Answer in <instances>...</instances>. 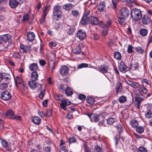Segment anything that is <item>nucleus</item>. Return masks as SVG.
Here are the masks:
<instances>
[{
	"label": "nucleus",
	"instance_id": "nucleus-1",
	"mask_svg": "<svg viewBox=\"0 0 152 152\" xmlns=\"http://www.w3.org/2000/svg\"><path fill=\"white\" fill-rule=\"evenodd\" d=\"M131 16L134 20L137 21L141 19L142 15L140 10L137 9H134L131 11Z\"/></svg>",
	"mask_w": 152,
	"mask_h": 152
},
{
	"label": "nucleus",
	"instance_id": "nucleus-2",
	"mask_svg": "<svg viewBox=\"0 0 152 152\" xmlns=\"http://www.w3.org/2000/svg\"><path fill=\"white\" fill-rule=\"evenodd\" d=\"M61 7L58 5L54 7L53 11V16L57 17L56 20H59V18L61 17Z\"/></svg>",
	"mask_w": 152,
	"mask_h": 152
},
{
	"label": "nucleus",
	"instance_id": "nucleus-3",
	"mask_svg": "<svg viewBox=\"0 0 152 152\" xmlns=\"http://www.w3.org/2000/svg\"><path fill=\"white\" fill-rule=\"evenodd\" d=\"M36 81L32 80L29 81L28 83L29 87L32 89H34L37 88H39L40 89L42 87V85L39 83H36Z\"/></svg>",
	"mask_w": 152,
	"mask_h": 152
},
{
	"label": "nucleus",
	"instance_id": "nucleus-4",
	"mask_svg": "<svg viewBox=\"0 0 152 152\" xmlns=\"http://www.w3.org/2000/svg\"><path fill=\"white\" fill-rule=\"evenodd\" d=\"M86 115L88 116L91 121L92 122L94 120L95 122L98 121L99 119V115L97 114H93L91 113H87Z\"/></svg>",
	"mask_w": 152,
	"mask_h": 152
},
{
	"label": "nucleus",
	"instance_id": "nucleus-5",
	"mask_svg": "<svg viewBox=\"0 0 152 152\" xmlns=\"http://www.w3.org/2000/svg\"><path fill=\"white\" fill-rule=\"evenodd\" d=\"M152 106L151 104L148 105L147 106V110L145 112V117L147 118H150L152 117V111L151 109Z\"/></svg>",
	"mask_w": 152,
	"mask_h": 152
},
{
	"label": "nucleus",
	"instance_id": "nucleus-6",
	"mask_svg": "<svg viewBox=\"0 0 152 152\" xmlns=\"http://www.w3.org/2000/svg\"><path fill=\"white\" fill-rule=\"evenodd\" d=\"M1 97L3 100H7L11 98V95L9 91H6L1 94Z\"/></svg>",
	"mask_w": 152,
	"mask_h": 152
},
{
	"label": "nucleus",
	"instance_id": "nucleus-7",
	"mask_svg": "<svg viewBox=\"0 0 152 152\" xmlns=\"http://www.w3.org/2000/svg\"><path fill=\"white\" fill-rule=\"evenodd\" d=\"M69 68L66 66H63L60 69V74L62 76H66L68 73Z\"/></svg>",
	"mask_w": 152,
	"mask_h": 152
},
{
	"label": "nucleus",
	"instance_id": "nucleus-8",
	"mask_svg": "<svg viewBox=\"0 0 152 152\" xmlns=\"http://www.w3.org/2000/svg\"><path fill=\"white\" fill-rule=\"evenodd\" d=\"M129 11L126 8L124 7L121 9L120 11V15L124 18L127 17L129 14Z\"/></svg>",
	"mask_w": 152,
	"mask_h": 152
},
{
	"label": "nucleus",
	"instance_id": "nucleus-9",
	"mask_svg": "<svg viewBox=\"0 0 152 152\" xmlns=\"http://www.w3.org/2000/svg\"><path fill=\"white\" fill-rule=\"evenodd\" d=\"M77 37L80 40L85 39L86 37L85 32L83 30H79L77 33Z\"/></svg>",
	"mask_w": 152,
	"mask_h": 152
},
{
	"label": "nucleus",
	"instance_id": "nucleus-10",
	"mask_svg": "<svg viewBox=\"0 0 152 152\" xmlns=\"http://www.w3.org/2000/svg\"><path fill=\"white\" fill-rule=\"evenodd\" d=\"M71 102L68 101L67 100H61L60 106L61 108L64 110H66V107L67 105H69L71 104Z\"/></svg>",
	"mask_w": 152,
	"mask_h": 152
},
{
	"label": "nucleus",
	"instance_id": "nucleus-11",
	"mask_svg": "<svg viewBox=\"0 0 152 152\" xmlns=\"http://www.w3.org/2000/svg\"><path fill=\"white\" fill-rule=\"evenodd\" d=\"M1 143L2 146L8 151H10L11 148L10 147L7 141L4 139H1Z\"/></svg>",
	"mask_w": 152,
	"mask_h": 152
},
{
	"label": "nucleus",
	"instance_id": "nucleus-12",
	"mask_svg": "<svg viewBox=\"0 0 152 152\" xmlns=\"http://www.w3.org/2000/svg\"><path fill=\"white\" fill-rule=\"evenodd\" d=\"M22 1L20 2L16 0H11L9 1V5L12 8H15L19 4H21Z\"/></svg>",
	"mask_w": 152,
	"mask_h": 152
},
{
	"label": "nucleus",
	"instance_id": "nucleus-13",
	"mask_svg": "<svg viewBox=\"0 0 152 152\" xmlns=\"http://www.w3.org/2000/svg\"><path fill=\"white\" fill-rule=\"evenodd\" d=\"M20 51L21 52L28 53L30 52L31 48V46L30 45L24 46L21 45H20Z\"/></svg>",
	"mask_w": 152,
	"mask_h": 152
},
{
	"label": "nucleus",
	"instance_id": "nucleus-14",
	"mask_svg": "<svg viewBox=\"0 0 152 152\" xmlns=\"http://www.w3.org/2000/svg\"><path fill=\"white\" fill-rule=\"evenodd\" d=\"M118 67L121 72L124 73L126 71L127 67L124 62H121L119 64Z\"/></svg>",
	"mask_w": 152,
	"mask_h": 152
},
{
	"label": "nucleus",
	"instance_id": "nucleus-15",
	"mask_svg": "<svg viewBox=\"0 0 152 152\" xmlns=\"http://www.w3.org/2000/svg\"><path fill=\"white\" fill-rule=\"evenodd\" d=\"M109 69L108 66L102 65L99 67L98 70L102 73H106L107 72Z\"/></svg>",
	"mask_w": 152,
	"mask_h": 152
},
{
	"label": "nucleus",
	"instance_id": "nucleus-16",
	"mask_svg": "<svg viewBox=\"0 0 152 152\" xmlns=\"http://www.w3.org/2000/svg\"><path fill=\"white\" fill-rule=\"evenodd\" d=\"M35 38V35L32 32H29L27 34V39L29 42H32L34 40Z\"/></svg>",
	"mask_w": 152,
	"mask_h": 152
},
{
	"label": "nucleus",
	"instance_id": "nucleus-17",
	"mask_svg": "<svg viewBox=\"0 0 152 152\" xmlns=\"http://www.w3.org/2000/svg\"><path fill=\"white\" fill-rule=\"evenodd\" d=\"M91 24L93 25H96L99 24V22L97 17H95L92 15L91 18Z\"/></svg>",
	"mask_w": 152,
	"mask_h": 152
},
{
	"label": "nucleus",
	"instance_id": "nucleus-18",
	"mask_svg": "<svg viewBox=\"0 0 152 152\" xmlns=\"http://www.w3.org/2000/svg\"><path fill=\"white\" fill-rule=\"evenodd\" d=\"M29 68L31 71H36L38 69V65L36 63H32L30 64Z\"/></svg>",
	"mask_w": 152,
	"mask_h": 152
},
{
	"label": "nucleus",
	"instance_id": "nucleus-19",
	"mask_svg": "<svg viewBox=\"0 0 152 152\" xmlns=\"http://www.w3.org/2000/svg\"><path fill=\"white\" fill-rule=\"evenodd\" d=\"M142 23L145 25L148 24L151 22V20L147 15H144L142 19Z\"/></svg>",
	"mask_w": 152,
	"mask_h": 152
},
{
	"label": "nucleus",
	"instance_id": "nucleus-20",
	"mask_svg": "<svg viewBox=\"0 0 152 152\" xmlns=\"http://www.w3.org/2000/svg\"><path fill=\"white\" fill-rule=\"evenodd\" d=\"M49 10V7H46L43 12V16L40 21V23L42 24L45 21V17L47 14V12Z\"/></svg>",
	"mask_w": 152,
	"mask_h": 152
},
{
	"label": "nucleus",
	"instance_id": "nucleus-21",
	"mask_svg": "<svg viewBox=\"0 0 152 152\" xmlns=\"http://www.w3.org/2000/svg\"><path fill=\"white\" fill-rule=\"evenodd\" d=\"M14 114V112L11 110H9L6 112V113H3V116L4 117H7L8 116H10V118L12 119V117H13Z\"/></svg>",
	"mask_w": 152,
	"mask_h": 152
},
{
	"label": "nucleus",
	"instance_id": "nucleus-22",
	"mask_svg": "<svg viewBox=\"0 0 152 152\" xmlns=\"http://www.w3.org/2000/svg\"><path fill=\"white\" fill-rule=\"evenodd\" d=\"M126 82L128 85L134 88H136L138 86V83L133 82L131 80H127Z\"/></svg>",
	"mask_w": 152,
	"mask_h": 152
},
{
	"label": "nucleus",
	"instance_id": "nucleus-23",
	"mask_svg": "<svg viewBox=\"0 0 152 152\" xmlns=\"http://www.w3.org/2000/svg\"><path fill=\"white\" fill-rule=\"evenodd\" d=\"M15 84L16 85V86L17 85V84H20V83H21V85H23V87H25V89H24L26 91H27V88H26L25 84L23 83L22 84V80L21 78L18 77H17L15 79Z\"/></svg>",
	"mask_w": 152,
	"mask_h": 152
},
{
	"label": "nucleus",
	"instance_id": "nucleus-24",
	"mask_svg": "<svg viewBox=\"0 0 152 152\" xmlns=\"http://www.w3.org/2000/svg\"><path fill=\"white\" fill-rule=\"evenodd\" d=\"M105 8L104 3L102 2L98 4L97 10L100 12H103Z\"/></svg>",
	"mask_w": 152,
	"mask_h": 152
},
{
	"label": "nucleus",
	"instance_id": "nucleus-25",
	"mask_svg": "<svg viewBox=\"0 0 152 152\" xmlns=\"http://www.w3.org/2000/svg\"><path fill=\"white\" fill-rule=\"evenodd\" d=\"M11 38L10 35L9 34H6L0 37V44H2L3 40L10 39Z\"/></svg>",
	"mask_w": 152,
	"mask_h": 152
},
{
	"label": "nucleus",
	"instance_id": "nucleus-26",
	"mask_svg": "<svg viewBox=\"0 0 152 152\" xmlns=\"http://www.w3.org/2000/svg\"><path fill=\"white\" fill-rule=\"evenodd\" d=\"M81 47H80L79 45L77 46L74 48L72 49L73 52L76 54H79L81 52Z\"/></svg>",
	"mask_w": 152,
	"mask_h": 152
},
{
	"label": "nucleus",
	"instance_id": "nucleus-27",
	"mask_svg": "<svg viewBox=\"0 0 152 152\" xmlns=\"http://www.w3.org/2000/svg\"><path fill=\"white\" fill-rule=\"evenodd\" d=\"M38 76V74L36 71H33L31 75L32 80L36 81L37 80Z\"/></svg>",
	"mask_w": 152,
	"mask_h": 152
},
{
	"label": "nucleus",
	"instance_id": "nucleus-28",
	"mask_svg": "<svg viewBox=\"0 0 152 152\" xmlns=\"http://www.w3.org/2000/svg\"><path fill=\"white\" fill-rule=\"evenodd\" d=\"M32 121L35 124L39 125L41 122V119L38 116H35L32 118Z\"/></svg>",
	"mask_w": 152,
	"mask_h": 152
},
{
	"label": "nucleus",
	"instance_id": "nucleus-29",
	"mask_svg": "<svg viewBox=\"0 0 152 152\" xmlns=\"http://www.w3.org/2000/svg\"><path fill=\"white\" fill-rule=\"evenodd\" d=\"M65 92L67 96H70L73 94L72 89L69 87H67L66 88Z\"/></svg>",
	"mask_w": 152,
	"mask_h": 152
},
{
	"label": "nucleus",
	"instance_id": "nucleus-30",
	"mask_svg": "<svg viewBox=\"0 0 152 152\" xmlns=\"http://www.w3.org/2000/svg\"><path fill=\"white\" fill-rule=\"evenodd\" d=\"M122 88L121 84L119 82L117 83L115 87L117 94H118L119 92H121L122 90Z\"/></svg>",
	"mask_w": 152,
	"mask_h": 152
},
{
	"label": "nucleus",
	"instance_id": "nucleus-31",
	"mask_svg": "<svg viewBox=\"0 0 152 152\" xmlns=\"http://www.w3.org/2000/svg\"><path fill=\"white\" fill-rule=\"evenodd\" d=\"M10 39L6 40L4 39L3 40L1 44L4 47V48H7L10 45V44L8 41Z\"/></svg>",
	"mask_w": 152,
	"mask_h": 152
},
{
	"label": "nucleus",
	"instance_id": "nucleus-32",
	"mask_svg": "<svg viewBox=\"0 0 152 152\" xmlns=\"http://www.w3.org/2000/svg\"><path fill=\"white\" fill-rule=\"evenodd\" d=\"M89 21V18L88 17H86L83 16L80 22V23L83 25L87 24Z\"/></svg>",
	"mask_w": 152,
	"mask_h": 152
},
{
	"label": "nucleus",
	"instance_id": "nucleus-33",
	"mask_svg": "<svg viewBox=\"0 0 152 152\" xmlns=\"http://www.w3.org/2000/svg\"><path fill=\"white\" fill-rule=\"evenodd\" d=\"M80 14V12L78 10H74L72 11L71 14L74 17H78L79 16Z\"/></svg>",
	"mask_w": 152,
	"mask_h": 152
},
{
	"label": "nucleus",
	"instance_id": "nucleus-34",
	"mask_svg": "<svg viewBox=\"0 0 152 152\" xmlns=\"http://www.w3.org/2000/svg\"><path fill=\"white\" fill-rule=\"evenodd\" d=\"M63 8L66 10L69 11L72 9V6L71 4H68L64 5Z\"/></svg>",
	"mask_w": 152,
	"mask_h": 152
},
{
	"label": "nucleus",
	"instance_id": "nucleus-35",
	"mask_svg": "<svg viewBox=\"0 0 152 152\" xmlns=\"http://www.w3.org/2000/svg\"><path fill=\"white\" fill-rule=\"evenodd\" d=\"M30 19L29 15L27 14H26L23 17V19L21 21L23 23L28 21Z\"/></svg>",
	"mask_w": 152,
	"mask_h": 152
},
{
	"label": "nucleus",
	"instance_id": "nucleus-36",
	"mask_svg": "<svg viewBox=\"0 0 152 152\" xmlns=\"http://www.w3.org/2000/svg\"><path fill=\"white\" fill-rule=\"evenodd\" d=\"M67 33L69 35L73 34L74 31H75V28L72 26H69V28H67Z\"/></svg>",
	"mask_w": 152,
	"mask_h": 152
},
{
	"label": "nucleus",
	"instance_id": "nucleus-37",
	"mask_svg": "<svg viewBox=\"0 0 152 152\" xmlns=\"http://www.w3.org/2000/svg\"><path fill=\"white\" fill-rule=\"evenodd\" d=\"M86 100L87 103L91 104H94L95 102V99L91 96L87 98Z\"/></svg>",
	"mask_w": 152,
	"mask_h": 152
},
{
	"label": "nucleus",
	"instance_id": "nucleus-38",
	"mask_svg": "<svg viewBox=\"0 0 152 152\" xmlns=\"http://www.w3.org/2000/svg\"><path fill=\"white\" fill-rule=\"evenodd\" d=\"M116 120L115 118H109L107 120V122L108 124L111 125L116 121Z\"/></svg>",
	"mask_w": 152,
	"mask_h": 152
},
{
	"label": "nucleus",
	"instance_id": "nucleus-39",
	"mask_svg": "<svg viewBox=\"0 0 152 152\" xmlns=\"http://www.w3.org/2000/svg\"><path fill=\"white\" fill-rule=\"evenodd\" d=\"M114 55V58L116 59L119 60L121 59V54L119 52L117 51L115 52Z\"/></svg>",
	"mask_w": 152,
	"mask_h": 152
},
{
	"label": "nucleus",
	"instance_id": "nucleus-40",
	"mask_svg": "<svg viewBox=\"0 0 152 152\" xmlns=\"http://www.w3.org/2000/svg\"><path fill=\"white\" fill-rule=\"evenodd\" d=\"M140 32L141 35L145 36L147 34L148 31L146 29L143 28L140 29Z\"/></svg>",
	"mask_w": 152,
	"mask_h": 152
},
{
	"label": "nucleus",
	"instance_id": "nucleus-41",
	"mask_svg": "<svg viewBox=\"0 0 152 152\" xmlns=\"http://www.w3.org/2000/svg\"><path fill=\"white\" fill-rule=\"evenodd\" d=\"M94 152H102V150L100 146L96 145L94 147Z\"/></svg>",
	"mask_w": 152,
	"mask_h": 152
},
{
	"label": "nucleus",
	"instance_id": "nucleus-42",
	"mask_svg": "<svg viewBox=\"0 0 152 152\" xmlns=\"http://www.w3.org/2000/svg\"><path fill=\"white\" fill-rule=\"evenodd\" d=\"M130 124L132 126L134 127H137L138 125V122L137 120H133L130 121Z\"/></svg>",
	"mask_w": 152,
	"mask_h": 152
},
{
	"label": "nucleus",
	"instance_id": "nucleus-43",
	"mask_svg": "<svg viewBox=\"0 0 152 152\" xmlns=\"http://www.w3.org/2000/svg\"><path fill=\"white\" fill-rule=\"evenodd\" d=\"M120 103H123L126 101V97L124 96H121L119 99Z\"/></svg>",
	"mask_w": 152,
	"mask_h": 152
},
{
	"label": "nucleus",
	"instance_id": "nucleus-44",
	"mask_svg": "<svg viewBox=\"0 0 152 152\" xmlns=\"http://www.w3.org/2000/svg\"><path fill=\"white\" fill-rule=\"evenodd\" d=\"M88 65L86 63H82L79 64L78 66V68L79 69H81L83 68H85L88 67Z\"/></svg>",
	"mask_w": 152,
	"mask_h": 152
},
{
	"label": "nucleus",
	"instance_id": "nucleus-45",
	"mask_svg": "<svg viewBox=\"0 0 152 152\" xmlns=\"http://www.w3.org/2000/svg\"><path fill=\"white\" fill-rule=\"evenodd\" d=\"M140 89L142 93L145 94H146L148 92V90L143 85L141 86Z\"/></svg>",
	"mask_w": 152,
	"mask_h": 152
},
{
	"label": "nucleus",
	"instance_id": "nucleus-46",
	"mask_svg": "<svg viewBox=\"0 0 152 152\" xmlns=\"http://www.w3.org/2000/svg\"><path fill=\"white\" fill-rule=\"evenodd\" d=\"M83 146L85 152H91L90 149L88 147L86 143H84Z\"/></svg>",
	"mask_w": 152,
	"mask_h": 152
},
{
	"label": "nucleus",
	"instance_id": "nucleus-47",
	"mask_svg": "<svg viewBox=\"0 0 152 152\" xmlns=\"http://www.w3.org/2000/svg\"><path fill=\"white\" fill-rule=\"evenodd\" d=\"M144 130V128L141 126H139L137 127L136 129L137 132L140 134L142 133L143 132Z\"/></svg>",
	"mask_w": 152,
	"mask_h": 152
},
{
	"label": "nucleus",
	"instance_id": "nucleus-48",
	"mask_svg": "<svg viewBox=\"0 0 152 152\" xmlns=\"http://www.w3.org/2000/svg\"><path fill=\"white\" fill-rule=\"evenodd\" d=\"M137 51L138 53H142L144 51V50L142 48L140 47H136L135 48Z\"/></svg>",
	"mask_w": 152,
	"mask_h": 152
},
{
	"label": "nucleus",
	"instance_id": "nucleus-49",
	"mask_svg": "<svg viewBox=\"0 0 152 152\" xmlns=\"http://www.w3.org/2000/svg\"><path fill=\"white\" fill-rule=\"evenodd\" d=\"M139 67V64L137 62H135L134 63L133 65L132 66V68L134 70L138 69Z\"/></svg>",
	"mask_w": 152,
	"mask_h": 152
},
{
	"label": "nucleus",
	"instance_id": "nucleus-50",
	"mask_svg": "<svg viewBox=\"0 0 152 152\" xmlns=\"http://www.w3.org/2000/svg\"><path fill=\"white\" fill-rule=\"evenodd\" d=\"M133 47L131 45H129L127 48V52L129 53H132L133 51L132 50Z\"/></svg>",
	"mask_w": 152,
	"mask_h": 152
},
{
	"label": "nucleus",
	"instance_id": "nucleus-51",
	"mask_svg": "<svg viewBox=\"0 0 152 152\" xmlns=\"http://www.w3.org/2000/svg\"><path fill=\"white\" fill-rule=\"evenodd\" d=\"M137 152H147V150L144 147H140L138 148Z\"/></svg>",
	"mask_w": 152,
	"mask_h": 152
},
{
	"label": "nucleus",
	"instance_id": "nucleus-52",
	"mask_svg": "<svg viewBox=\"0 0 152 152\" xmlns=\"http://www.w3.org/2000/svg\"><path fill=\"white\" fill-rule=\"evenodd\" d=\"M45 90H41L40 94H39V96L40 99H42L45 94Z\"/></svg>",
	"mask_w": 152,
	"mask_h": 152
},
{
	"label": "nucleus",
	"instance_id": "nucleus-53",
	"mask_svg": "<svg viewBox=\"0 0 152 152\" xmlns=\"http://www.w3.org/2000/svg\"><path fill=\"white\" fill-rule=\"evenodd\" d=\"M55 62L54 61H52L51 62L49 63V65L50 68L53 70L55 66Z\"/></svg>",
	"mask_w": 152,
	"mask_h": 152
},
{
	"label": "nucleus",
	"instance_id": "nucleus-54",
	"mask_svg": "<svg viewBox=\"0 0 152 152\" xmlns=\"http://www.w3.org/2000/svg\"><path fill=\"white\" fill-rule=\"evenodd\" d=\"M52 143V142L49 139H46L45 140V142L44 143V145H50Z\"/></svg>",
	"mask_w": 152,
	"mask_h": 152
},
{
	"label": "nucleus",
	"instance_id": "nucleus-55",
	"mask_svg": "<svg viewBox=\"0 0 152 152\" xmlns=\"http://www.w3.org/2000/svg\"><path fill=\"white\" fill-rule=\"evenodd\" d=\"M78 98L81 100H84L86 98V96L85 95L82 94H80L78 95Z\"/></svg>",
	"mask_w": 152,
	"mask_h": 152
},
{
	"label": "nucleus",
	"instance_id": "nucleus-56",
	"mask_svg": "<svg viewBox=\"0 0 152 152\" xmlns=\"http://www.w3.org/2000/svg\"><path fill=\"white\" fill-rule=\"evenodd\" d=\"M62 95H60L59 94H56L55 96V97L56 99L59 101H61L62 99Z\"/></svg>",
	"mask_w": 152,
	"mask_h": 152
},
{
	"label": "nucleus",
	"instance_id": "nucleus-57",
	"mask_svg": "<svg viewBox=\"0 0 152 152\" xmlns=\"http://www.w3.org/2000/svg\"><path fill=\"white\" fill-rule=\"evenodd\" d=\"M119 1V0H113L112 3L113 5V8L116 9V8L117 4Z\"/></svg>",
	"mask_w": 152,
	"mask_h": 152
},
{
	"label": "nucleus",
	"instance_id": "nucleus-58",
	"mask_svg": "<svg viewBox=\"0 0 152 152\" xmlns=\"http://www.w3.org/2000/svg\"><path fill=\"white\" fill-rule=\"evenodd\" d=\"M136 100L137 102L139 103V104H140L141 102L143 101V99L142 98H140V97L137 96L136 98Z\"/></svg>",
	"mask_w": 152,
	"mask_h": 152
},
{
	"label": "nucleus",
	"instance_id": "nucleus-59",
	"mask_svg": "<svg viewBox=\"0 0 152 152\" xmlns=\"http://www.w3.org/2000/svg\"><path fill=\"white\" fill-rule=\"evenodd\" d=\"M90 12L89 10H86L83 16L86 17H88L89 18V16L90 14Z\"/></svg>",
	"mask_w": 152,
	"mask_h": 152
},
{
	"label": "nucleus",
	"instance_id": "nucleus-60",
	"mask_svg": "<svg viewBox=\"0 0 152 152\" xmlns=\"http://www.w3.org/2000/svg\"><path fill=\"white\" fill-rule=\"evenodd\" d=\"M69 143H71L75 142L76 140L74 137H72L69 138Z\"/></svg>",
	"mask_w": 152,
	"mask_h": 152
},
{
	"label": "nucleus",
	"instance_id": "nucleus-61",
	"mask_svg": "<svg viewBox=\"0 0 152 152\" xmlns=\"http://www.w3.org/2000/svg\"><path fill=\"white\" fill-rule=\"evenodd\" d=\"M7 84L6 83H3L0 86V88L1 89H4L6 88L7 87Z\"/></svg>",
	"mask_w": 152,
	"mask_h": 152
},
{
	"label": "nucleus",
	"instance_id": "nucleus-62",
	"mask_svg": "<svg viewBox=\"0 0 152 152\" xmlns=\"http://www.w3.org/2000/svg\"><path fill=\"white\" fill-rule=\"evenodd\" d=\"M51 150V147L50 146H47L44 148V151L45 152H50Z\"/></svg>",
	"mask_w": 152,
	"mask_h": 152
},
{
	"label": "nucleus",
	"instance_id": "nucleus-63",
	"mask_svg": "<svg viewBox=\"0 0 152 152\" xmlns=\"http://www.w3.org/2000/svg\"><path fill=\"white\" fill-rule=\"evenodd\" d=\"M125 18H121L119 19V20H118V22L120 24H123L125 20Z\"/></svg>",
	"mask_w": 152,
	"mask_h": 152
},
{
	"label": "nucleus",
	"instance_id": "nucleus-64",
	"mask_svg": "<svg viewBox=\"0 0 152 152\" xmlns=\"http://www.w3.org/2000/svg\"><path fill=\"white\" fill-rule=\"evenodd\" d=\"M52 111L51 110H48L47 111V115L48 117H50L52 115Z\"/></svg>",
	"mask_w": 152,
	"mask_h": 152
}]
</instances>
